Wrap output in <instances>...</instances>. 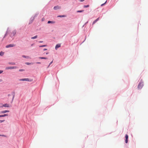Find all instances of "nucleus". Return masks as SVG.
<instances>
[{"mask_svg": "<svg viewBox=\"0 0 148 148\" xmlns=\"http://www.w3.org/2000/svg\"><path fill=\"white\" fill-rule=\"evenodd\" d=\"M37 37H38L36 35V36H34V37H32L31 38V39H34L37 38Z\"/></svg>", "mask_w": 148, "mask_h": 148, "instance_id": "obj_13", "label": "nucleus"}, {"mask_svg": "<svg viewBox=\"0 0 148 148\" xmlns=\"http://www.w3.org/2000/svg\"><path fill=\"white\" fill-rule=\"evenodd\" d=\"M46 45H42V47H46Z\"/></svg>", "mask_w": 148, "mask_h": 148, "instance_id": "obj_27", "label": "nucleus"}, {"mask_svg": "<svg viewBox=\"0 0 148 148\" xmlns=\"http://www.w3.org/2000/svg\"><path fill=\"white\" fill-rule=\"evenodd\" d=\"M49 53L47 52L46 53V54H48Z\"/></svg>", "mask_w": 148, "mask_h": 148, "instance_id": "obj_34", "label": "nucleus"}, {"mask_svg": "<svg viewBox=\"0 0 148 148\" xmlns=\"http://www.w3.org/2000/svg\"><path fill=\"white\" fill-rule=\"evenodd\" d=\"M2 79H0V82H1L2 81Z\"/></svg>", "mask_w": 148, "mask_h": 148, "instance_id": "obj_30", "label": "nucleus"}, {"mask_svg": "<svg viewBox=\"0 0 148 148\" xmlns=\"http://www.w3.org/2000/svg\"><path fill=\"white\" fill-rule=\"evenodd\" d=\"M125 142L126 143H128V136L127 134H126L125 136Z\"/></svg>", "mask_w": 148, "mask_h": 148, "instance_id": "obj_7", "label": "nucleus"}, {"mask_svg": "<svg viewBox=\"0 0 148 148\" xmlns=\"http://www.w3.org/2000/svg\"><path fill=\"white\" fill-rule=\"evenodd\" d=\"M61 8V7L59 6L58 5H56V6H55L54 7L53 9L54 10H56L58 9H60Z\"/></svg>", "mask_w": 148, "mask_h": 148, "instance_id": "obj_4", "label": "nucleus"}, {"mask_svg": "<svg viewBox=\"0 0 148 148\" xmlns=\"http://www.w3.org/2000/svg\"><path fill=\"white\" fill-rule=\"evenodd\" d=\"M39 58L40 59H47V58L46 57H39Z\"/></svg>", "mask_w": 148, "mask_h": 148, "instance_id": "obj_14", "label": "nucleus"}, {"mask_svg": "<svg viewBox=\"0 0 148 148\" xmlns=\"http://www.w3.org/2000/svg\"><path fill=\"white\" fill-rule=\"evenodd\" d=\"M47 49H44V50H44V51H45V50H47Z\"/></svg>", "mask_w": 148, "mask_h": 148, "instance_id": "obj_32", "label": "nucleus"}, {"mask_svg": "<svg viewBox=\"0 0 148 148\" xmlns=\"http://www.w3.org/2000/svg\"><path fill=\"white\" fill-rule=\"evenodd\" d=\"M44 20H45V18H43L42 19V21H44Z\"/></svg>", "mask_w": 148, "mask_h": 148, "instance_id": "obj_25", "label": "nucleus"}, {"mask_svg": "<svg viewBox=\"0 0 148 148\" xmlns=\"http://www.w3.org/2000/svg\"><path fill=\"white\" fill-rule=\"evenodd\" d=\"M36 64H40V62H37L36 63Z\"/></svg>", "mask_w": 148, "mask_h": 148, "instance_id": "obj_28", "label": "nucleus"}, {"mask_svg": "<svg viewBox=\"0 0 148 148\" xmlns=\"http://www.w3.org/2000/svg\"><path fill=\"white\" fill-rule=\"evenodd\" d=\"M8 116V114H5L3 115H0V117H3Z\"/></svg>", "mask_w": 148, "mask_h": 148, "instance_id": "obj_11", "label": "nucleus"}, {"mask_svg": "<svg viewBox=\"0 0 148 148\" xmlns=\"http://www.w3.org/2000/svg\"><path fill=\"white\" fill-rule=\"evenodd\" d=\"M19 81L32 82L33 81V79H28V78H24V79H19Z\"/></svg>", "mask_w": 148, "mask_h": 148, "instance_id": "obj_1", "label": "nucleus"}, {"mask_svg": "<svg viewBox=\"0 0 148 148\" xmlns=\"http://www.w3.org/2000/svg\"><path fill=\"white\" fill-rule=\"evenodd\" d=\"M14 97V96L13 97V99H12V100L13 99Z\"/></svg>", "mask_w": 148, "mask_h": 148, "instance_id": "obj_35", "label": "nucleus"}, {"mask_svg": "<svg viewBox=\"0 0 148 148\" xmlns=\"http://www.w3.org/2000/svg\"><path fill=\"white\" fill-rule=\"evenodd\" d=\"M60 47V44H57L55 47V49L57 50V49Z\"/></svg>", "mask_w": 148, "mask_h": 148, "instance_id": "obj_8", "label": "nucleus"}, {"mask_svg": "<svg viewBox=\"0 0 148 148\" xmlns=\"http://www.w3.org/2000/svg\"><path fill=\"white\" fill-rule=\"evenodd\" d=\"M16 66H10V67H6L5 68V69L6 70H8V69H16Z\"/></svg>", "mask_w": 148, "mask_h": 148, "instance_id": "obj_3", "label": "nucleus"}, {"mask_svg": "<svg viewBox=\"0 0 148 148\" xmlns=\"http://www.w3.org/2000/svg\"><path fill=\"white\" fill-rule=\"evenodd\" d=\"M3 71L2 70H0V74L2 73L3 72Z\"/></svg>", "mask_w": 148, "mask_h": 148, "instance_id": "obj_24", "label": "nucleus"}, {"mask_svg": "<svg viewBox=\"0 0 148 148\" xmlns=\"http://www.w3.org/2000/svg\"><path fill=\"white\" fill-rule=\"evenodd\" d=\"M39 42H40V43H41V42H43V41H39Z\"/></svg>", "mask_w": 148, "mask_h": 148, "instance_id": "obj_31", "label": "nucleus"}, {"mask_svg": "<svg viewBox=\"0 0 148 148\" xmlns=\"http://www.w3.org/2000/svg\"><path fill=\"white\" fill-rule=\"evenodd\" d=\"M14 46H15V45L14 44H10L9 45H7L6 46V48H9V47H13Z\"/></svg>", "mask_w": 148, "mask_h": 148, "instance_id": "obj_5", "label": "nucleus"}, {"mask_svg": "<svg viewBox=\"0 0 148 148\" xmlns=\"http://www.w3.org/2000/svg\"><path fill=\"white\" fill-rule=\"evenodd\" d=\"M84 11V10H78L77 11V12H82Z\"/></svg>", "mask_w": 148, "mask_h": 148, "instance_id": "obj_18", "label": "nucleus"}, {"mask_svg": "<svg viewBox=\"0 0 148 148\" xmlns=\"http://www.w3.org/2000/svg\"><path fill=\"white\" fill-rule=\"evenodd\" d=\"M12 64H15V63H13Z\"/></svg>", "mask_w": 148, "mask_h": 148, "instance_id": "obj_37", "label": "nucleus"}, {"mask_svg": "<svg viewBox=\"0 0 148 148\" xmlns=\"http://www.w3.org/2000/svg\"><path fill=\"white\" fill-rule=\"evenodd\" d=\"M23 69H20L19 71H23Z\"/></svg>", "mask_w": 148, "mask_h": 148, "instance_id": "obj_29", "label": "nucleus"}, {"mask_svg": "<svg viewBox=\"0 0 148 148\" xmlns=\"http://www.w3.org/2000/svg\"><path fill=\"white\" fill-rule=\"evenodd\" d=\"M66 17V16L65 15H59L58 16V17Z\"/></svg>", "mask_w": 148, "mask_h": 148, "instance_id": "obj_12", "label": "nucleus"}, {"mask_svg": "<svg viewBox=\"0 0 148 148\" xmlns=\"http://www.w3.org/2000/svg\"><path fill=\"white\" fill-rule=\"evenodd\" d=\"M22 57L24 58H29V57L28 56H25L24 55H23Z\"/></svg>", "mask_w": 148, "mask_h": 148, "instance_id": "obj_15", "label": "nucleus"}, {"mask_svg": "<svg viewBox=\"0 0 148 148\" xmlns=\"http://www.w3.org/2000/svg\"><path fill=\"white\" fill-rule=\"evenodd\" d=\"M3 55V53L2 52H1L0 53V56H2Z\"/></svg>", "mask_w": 148, "mask_h": 148, "instance_id": "obj_20", "label": "nucleus"}, {"mask_svg": "<svg viewBox=\"0 0 148 148\" xmlns=\"http://www.w3.org/2000/svg\"><path fill=\"white\" fill-rule=\"evenodd\" d=\"M107 0H106V1L104 3L101 4V6H103L104 4H105L107 2Z\"/></svg>", "mask_w": 148, "mask_h": 148, "instance_id": "obj_19", "label": "nucleus"}, {"mask_svg": "<svg viewBox=\"0 0 148 148\" xmlns=\"http://www.w3.org/2000/svg\"><path fill=\"white\" fill-rule=\"evenodd\" d=\"M3 107L7 108L9 107H10V105L9 104L5 103L4 104H3L2 106L1 107Z\"/></svg>", "mask_w": 148, "mask_h": 148, "instance_id": "obj_6", "label": "nucleus"}, {"mask_svg": "<svg viewBox=\"0 0 148 148\" xmlns=\"http://www.w3.org/2000/svg\"><path fill=\"white\" fill-rule=\"evenodd\" d=\"M53 62V61H52V62H51L49 64V65L48 66V67H49V66Z\"/></svg>", "mask_w": 148, "mask_h": 148, "instance_id": "obj_23", "label": "nucleus"}, {"mask_svg": "<svg viewBox=\"0 0 148 148\" xmlns=\"http://www.w3.org/2000/svg\"><path fill=\"white\" fill-rule=\"evenodd\" d=\"M85 0H79V1H80V2H83V1H84Z\"/></svg>", "mask_w": 148, "mask_h": 148, "instance_id": "obj_26", "label": "nucleus"}, {"mask_svg": "<svg viewBox=\"0 0 148 148\" xmlns=\"http://www.w3.org/2000/svg\"><path fill=\"white\" fill-rule=\"evenodd\" d=\"M4 121H5V120H0V123H2V122H4Z\"/></svg>", "mask_w": 148, "mask_h": 148, "instance_id": "obj_21", "label": "nucleus"}, {"mask_svg": "<svg viewBox=\"0 0 148 148\" xmlns=\"http://www.w3.org/2000/svg\"><path fill=\"white\" fill-rule=\"evenodd\" d=\"M143 86V83H140L138 86V89H141Z\"/></svg>", "mask_w": 148, "mask_h": 148, "instance_id": "obj_2", "label": "nucleus"}, {"mask_svg": "<svg viewBox=\"0 0 148 148\" xmlns=\"http://www.w3.org/2000/svg\"><path fill=\"white\" fill-rule=\"evenodd\" d=\"M99 17L97 18L96 20L94 21L92 23V25H94L95 23L97 21L99 20Z\"/></svg>", "mask_w": 148, "mask_h": 148, "instance_id": "obj_10", "label": "nucleus"}, {"mask_svg": "<svg viewBox=\"0 0 148 148\" xmlns=\"http://www.w3.org/2000/svg\"><path fill=\"white\" fill-rule=\"evenodd\" d=\"M9 112V111L8 110H4L3 111L1 112V113L2 114H4L6 112Z\"/></svg>", "mask_w": 148, "mask_h": 148, "instance_id": "obj_9", "label": "nucleus"}, {"mask_svg": "<svg viewBox=\"0 0 148 148\" xmlns=\"http://www.w3.org/2000/svg\"><path fill=\"white\" fill-rule=\"evenodd\" d=\"M89 7V5H84V8H87V7Z\"/></svg>", "mask_w": 148, "mask_h": 148, "instance_id": "obj_17", "label": "nucleus"}, {"mask_svg": "<svg viewBox=\"0 0 148 148\" xmlns=\"http://www.w3.org/2000/svg\"><path fill=\"white\" fill-rule=\"evenodd\" d=\"M31 64V63H29V62H26L25 63V64H27V65H29L30 64Z\"/></svg>", "mask_w": 148, "mask_h": 148, "instance_id": "obj_22", "label": "nucleus"}, {"mask_svg": "<svg viewBox=\"0 0 148 148\" xmlns=\"http://www.w3.org/2000/svg\"><path fill=\"white\" fill-rule=\"evenodd\" d=\"M47 23H54V22H53L52 21H48Z\"/></svg>", "mask_w": 148, "mask_h": 148, "instance_id": "obj_16", "label": "nucleus"}, {"mask_svg": "<svg viewBox=\"0 0 148 148\" xmlns=\"http://www.w3.org/2000/svg\"><path fill=\"white\" fill-rule=\"evenodd\" d=\"M40 47H42V46H39Z\"/></svg>", "mask_w": 148, "mask_h": 148, "instance_id": "obj_36", "label": "nucleus"}, {"mask_svg": "<svg viewBox=\"0 0 148 148\" xmlns=\"http://www.w3.org/2000/svg\"><path fill=\"white\" fill-rule=\"evenodd\" d=\"M4 136V135H0V136Z\"/></svg>", "mask_w": 148, "mask_h": 148, "instance_id": "obj_33", "label": "nucleus"}]
</instances>
